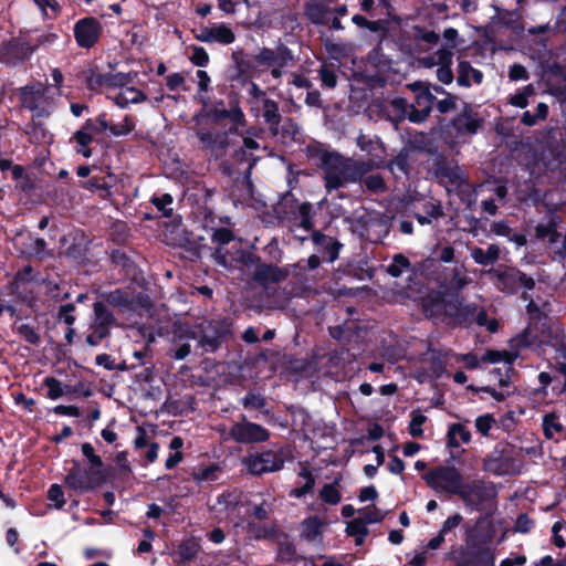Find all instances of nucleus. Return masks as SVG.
Segmentation results:
<instances>
[{
    "mask_svg": "<svg viewBox=\"0 0 566 566\" xmlns=\"http://www.w3.org/2000/svg\"><path fill=\"white\" fill-rule=\"evenodd\" d=\"M420 304L427 318L460 326H469L473 322L475 305H464L461 295L448 287L429 290Z\"/></svg>",
    "mask_w": 566,
    "mask_h": 566,
    "instance_id": "nucleus-1",
    "label": "nucleus"
},
{
    "mask_svg": "<svg viewBox=\"0 0 566 566\" xmlns=\"http://www.w3.org/2000/svg\"><path fill=\"white\" fill-rule=\"evenodd\" d=\"M198 331L187 329L184 336L196 339V349L201 354H212L222 347L228 348L233 340V322L228 317L203 319Z\"/></svg>",
    "mask_w": 566,
    "mask_h": 566,
    "instance_id": "nucleus-2",
    "label": "nucleus"
},
{
    "mask_svg": "<svg viewBox=\"0 0 566 566\" xmlns=\"http://www.w3.org/2000/svg\"><path fill=\"white\" fill-rule=\"evenodd\" d=\"M376 168L374 160H355L340 154L324 171L325 187L328 192L338 190L347 184H355Z\"/></svg>",
    "mask_w": 566,
    "mask_h": 566,
    "instance_id": "nucleus-3",
    "label": "nucleus"
},
{
    "mask_svg": "<svg viewBox=\"0 0 566 566\" xmlns=\"http://www.w3.org/2000/svg\"><path fill=\"white\" fill-rule=\"evenodd\" d=\"M108 128H111V122L107 119V114L103 112L93 118L85 119L80 129L72 134L70 143L74 144L77 155L90 158L93 155L91 144L104 143L108 136L106 135Z\"/></svg>",
    "mask_w": 566,
    "mask_h": 566,
    "instance_id": "nucleus-4",
    "label": "nucleus"
},
{
    "mask_svg": "<svg viewBox=\"0 0 566 566\" xmlns=\"http://www.w3.org/2000/svg\"><path fill=\"white\" fill-rule=\"evenodd\" d=\"M106 479L107 474L103 468H85L78 460H73L72 468L64 478V485L77 494H84L103 485Z\"/></svg>",
    "mask_w": 566,
    "mask_h": 566,
    "instance_id": "nucleus-5",
    "label": "nucleus"
},
{
    "mask_svg": "<svg viewBox=\"0 0 566 566\" xmlns=\"http://www.w3.org/2000/svg\"><path fill=\"white\" fill-rule=\"evenodd\" d=\"M541 161L551 172L566 169V142L558 128H548L543 137Z\"/></svg>",
    "mask_w": 566,
    "mask_h": 566,
    "instance_id": "nucleus-6",
    "label": "nucleus"
},
{
    "mask_svg": "<svg viewBox=\"0 0 566 566\" xmlns=\"http://www.w3.org/2000/svg\"><path fill=\"white\" fill-rule=\"evenodd\" d=\"M426 484L436 493L458 495L464 479L461 471L454 465H438L422 475Z\"/></svg>",
    "mask_w": 566,
    "mask_h": 566,
    "instance_id": "nucleus-7",
    "label": "nucleus"
},
{
    "mask_svg": "<svg viewBox=\"0 0 566 566\" xmlns=\"http://www.w3.org/2000/svg\"><path fill=\"white\" fill-rule=\"evenodd\" d=\"M459 492L457 496L462 500L464 506L478 512L485 511L489 504L495 501L497 494L493 484H488L484 480L463 482Z\"/></svg>",
    "mask_w": 566,
    "mask_h": 566,
    "instance_id": "nucleus-8",
    "label": "nucleus"
},
{
    "mask_svg": "<svg viewBox=\"0 0 566 566\" xmlns=\"http://www.w3.org/2000/svg\"><path fill=\"white\" fill-rule=\"evenodd\" d=\"M488 274L494 280L496 289L507 295H514L521 289L533 290L535 287V280L517 268L490 269Z\"/></svg>",
    "mask_w": 566,
    "mask_h": 566,
    "instance_id": "nucleus-9",
    "label": "nucleus"
},
{
    "mask_svg": "<svg viewBox=\"0 0 566 566\" xmlns=\"http://www.w3.org/2000/svg\"><path fill=\"white\" fill-rule=\"evenodd\" d=\"M48 86L42 82H34L17 88V95L20 106L36 117H48L50 112L46 109Z\"/></svg>",
    "mask_w": 566,
    "mask_h": 566,
    "instance_id": "nucleus-10",
    "label": "nucleus"
},
{
    "mask_svg": "<svg viewBox=\"0 0 566 566\" xmlns=\"http://www.w3.org/2000/svg\"><path fill=\"white\" fill-rule=\"evenodd\" d=\"M34 53L32 41L13 36L0 44V62L10 67L24 64Z\"/></svg>",
    "mask_w": 566,
    "mask_h": 566,
    "instance_id": "nucleus-11",
    "label": "nucleus"
},
{
    "mask_svg": "<svg viewBox=\"0 0 566 566\" xmlns=\"http://www.w3.org/2000/svg\"><path fill=\"white\" fill-rule=\"evenodd\" d=\"M284 462L283 455L273 450L249 453L242 459L247 471L255 476L280 471L284 467Z\"/></svg>",
    "mask_w": 566,
    "mask_h": 566,
    "instance_id": "nucleus-12",
    "label": "nucleus"
},
{
    "mask_svg": "<svg viewBox=\"0 0 566 566\" xmlns=\"http://www.w3.org/2000/svg\"><path fill=\"white\" fill-rule=\"evenodd\" d=\"M408 86L415 93V103L410 104L409 120L413 124L423 123L429 117L437 98L431 93L429 83L417 81Z\"/></svg>",
    "mask_w": 566,
    "mask_h": 566,
    "instance_id": "nucleus-13",
    "label": "nucleus"
},
{
    "mask_svg": "<svg viewBox=\"0 0 566 566\" xmlns=\"http://www.w3.org/2000/svg\"><path fill=\"white\" fill-rule=\"evenodd\" d=\"M430 171L437 181L448 189V186L460 188L465 184L461 169L454 160L439 153L432 158Z\"/></svg>",
    "mask_w": 566,
    "mask_h": 566,
    "instance_id": "nucleus-14",
    "label": "nucleus"
},
{
    "mask_svg": "<svg viewBox=\"0 0 566 566\" xmlns=\"http://www.w3.org/2000/svg\"><path fill=\"white\" fill-rule=\"evenodd\" d=\"M483 468L486 472L497 476L513 473L515 468L513 446L510 443H497L493 451L485 457Z\"/></svg>",
    "mask_w": 566,
    "mask_h": 566,
    "instance_id": "nucleus-15",
    "label": "nucleus"
},
{
    "mask_svg": "<svg viewBox=\"0 0 566 566\" xmlns=\"http://www.w3.org/2000/svg\"><path fill=\"white\" fill-rule=\"evenodd\" d=\"M202 115L217 126H224L228 120L231 126L228 128L230 133H238L239 126L245 125V116L238 103H234L229 109L218 108V106H208L203 101Z\"/></svg>",
    "mask_w": 566,
    "mask_h": 566,
    "instance_id": "nucleus-16",
    "label": "nucleus"
},
{
    "mask_svg": "<svg viewBox=\"0 0 566 566\" xmlns=\"http://www.w3.org/2000/svg\"><path fill=\"white\" fill-rule=\"evenodd\" d=\"M102 22L92 15L78 19L74 27V40L78 48L90 50L94 48L103 35Z\"/></svg>",
    "mask_w": 566,
    "mask_h": 566,
    "instance_id": "nucleus-17",
    "label": "nucleus"
},
{
    "mask_svg": "<svg viewBox=\"0 0 566 566\" xmlns=\"http://www.w3.org/2000/svg\"><path fill=\"white\" fill-rule=\"evenodd\" d=\"M229 438L241 444L260 443L269 440L270 431L259 423L248 421L245 416H242V421L231 426Z\"/></svg>",
    "mask_w": 566,
    "mask_h": 566,
    "instance_id": "nucleus-18",
    "label": "nucleus"
},
{
    "mask_svg": "<svg viewBox=\"0 0 566 566\" xmlns=\"http://www.w3.org/2000/svg\"><path fill=\"white\" fill-rule=\"evenodd\" d=\"M111 262L114 269L118 270L120 281H129L133 284L143 286L144 273L135 260L124 250L115 249L111 253Z\"/></svg>",
    "mask_w": 566,
    "mask_h": 566,
    "instance_id": "nucleus-19",
    "label": "nucleus"
},
{
    "mask_svg": "<svg viewBox=\"0 0 566 566\" xmlns=\"http://www.w3.org/2000/svg\"><path fill=\"white\" fill-rule=\"evenodd\" d=\"M483 118L469 103H463L460 113H458L451 120L449 126L453 128L457 136H471L475 135L482 127Z\"/></svg>",
    "mask_w": 566,
    "mask_h": 566,
    "instance_id": "nucleus-20",
    "label": "nucleus"
},
{
    "mask_svg": "<svg viewBox=\"0 0 566 566\" xmlns=\"http://www.w3.org/2000/svg\"><path fill=\"white\" fill-rule=\"evenodd\" d=\"M296 211L300 217V227L306 231H315L313 222L315 210L313 205L311 202L298 203L297 199L291 192H287L282 198L277 212L295 213Z\"/></svg>",
    "mask_w": 566,
    "mask_h": 566,
    "instance_id": "nucleus-21",
    "label": "nucleus"
},
{
    "mask_svg": "<svg viewBox=\"0 0 566 566\" xmlns=\"http://www.w3.org/2000/svg\"><path fill=\"white\" fill-rule=\"evenodd\" d=\"M253 60L259 66H287L294 61V55L290 48L283 43H279L275 50L262 48L259 53L253 56Z\"/></svg>",
    "mask_w": 566,
    "mask_h": 566,
    "instance_id": "nucleus-22",
    "label": "nucleus"
},
{
    "mask_svg": "<svg viewBox=\"0 0 566 566\" xmlns=\"http://www.w3.org/2000/svg\"><path fill=\"white\" fill-rule=\"evenodd\" d=\"M292 273L290 265L280 268L276 264L265 263L259 264L252 273V280L260 286L277 284L285 281Z\"/></svg>",
    "mask_w": 566,
    "mask_h": 566,
    "instance_id": "nucleus-23",
    "label": "nucleus"
},
{
    "mask_svg": "<svg viewBox=\"0 0 566 566\" xmlns=\"http://www.w3.org/2000/svg\"><path fill=\"white\" fill-rule=\"evenodd\" d=\"M312 241L316 253L322 256L323 261L333 263L338 259L343 244L337 239L316 230L312 232Z\"/></svg>",
    "mask_w": 566,
    "mask_h": 566,
    "instance_id": "nucleus-24",
    "label": "nucleus"
},
{
    "mask_svg": "<svg viewBox=\"0 0 566 566\" xmlns=\"http://www.w3.org/2000/svg\"><path fill=\"white\" fill-rule=\"evenodd\" d=\"M99 301L105 303L106 306H112L119 312H130L136 308L135 297L132 292L125 289H115L112 291H104L99 294Z\"/></svg>",
    "mask_w": 566,
    "mask_h": 566,
    "instance_id": "nucleus-25",
    "label": "nucleus"
},
{
    "mask_svg": "<svg viewBox=\"0 0 566 566\" xmlns=\"http://www.w3.org/2000/svg\"><path fill=\"white\" fill-rule=\"evenodd\" d=\"M455 566H494L495 557L491 549L464 551L458 549L452 558Z\"/></svg>",
    "mask_w": 566,
    "mask_h": 566,
    "instance_id": "nucleus-26",
    "label": "nucleus"
},
{
    "mask_svg": "<svg viewBox=\"0 0 566 566\" xmlns=\"http://www.w3.org/2000/svg\"><path fill=\"white\" fill-rule=\"evenodd\" d=\"M484 518L480 516L475 525L467 528L465 537H464V546H460L459 549L464 551H481V549H491L490 543L492 539L491 534L482 532L480 530V525L483 523Z\"/></svg>",
    "mask_w": 566,
    "mask_h": 566,
    "instance_id": "nucleus-27",
    "label": "nucleus"
},
{
    "mask_svg": "<svg viewBox=\"0 0 566 566\" xmlns=\"http://www.w3.org/2000/svg\"><path fill=\"white\" fill-rule=\"evenodd\" d=\"M75 76L83 80L90 92L96 93L103 87H108L109 73H101L97 65L88 64L86 69L77 70Z\"/></svg>",
    "mask_w": 566,
    "mask_h": 566,
    "instance_id": "nucleus-28",
    "label": "nucleus"
},
{
    "mask_svg": "<svg viewBox=\"0 0 566 566\" xmlns=\"http://www.w3.org/2000/svg\"><path fill=\"white\" fill-rule=\"evenodd\" d=\"M232 134L229 129L224 132L199 130L197 136L206 148L222 151L228 148L229 136Z\"/></svg>",
    "mask_w": 566,
    "mask_h": 566,
    "instance_id": "nucleus-29",
    "label": "nucleus"
},
{
    "mask_svg": "<svg viewBox=\"0 0 566 566\" xmlns=\"http://www.w3.org/2000/svg\"><path fill=\"white\" fill-rule=\"evenodd\" d=\"M92 325L111 333L112 328L117 326V319L105 303L96 301L93 303Z\"/></svg>",
    "mask_w": 566,
    "mask_h": 566,
    "instance_id": "nucleus-30",
    "label": "nucleus"
},
{
    "mask_svg": "<svg viewBox=\"0 0 566 566\" xmlns=\"http://www.w3.org/2000/svg\"><path fill=\"white\" fill-rule=\"evenodd\" d=\"M457 83L461 87H470L472 83L480 85L484 75L482 71L474 69L469 61L461 60L457 67Z\"/></svg>",
    "mask_w": 566,
    "mask_h": 566,
    "instance_id": "nucleus-31",
    "label": "nucleus"
},
{
    "mask_svg": "<svg viewBox=\"0 0 566 566\" xmlns=\"http://www.w3.org/2000/svg\"><path fill=\"white\" fill-rule=\"evenodd\" d=\"M447 447L451 450L459 449L460 442L468 444L471 441V432L461 422L451 423L447 431Z\"/></svg>",
    "mask_w": 566,
    "mask_h": 566,
    "instance_id": "nucleus-32",
    "label": "nucleus"
},
{
    "mask_svg": "<svg viewBox=\"0 0 566 566\" xmlns=\"http://www.w3.org/2000/svg\"><path fill=\"white\" fill-rule=\"evenodd\" d=\"M384 111L388 113L390 120L399 123L405 118L409 119L410 104L405 97H395L386 102Z\"/></svg>",
    "mask_w": 566,
    "mask_h": 566,
    "instance_id": "nucleus-33",
    "label": "nucleus"
},
{
    "mask_svg": "<svg viewBox=\"0 0 566 566\" xmlns=\"http://www.w3.org/2000/svg\"><path fill=\"white\" fill-rule=\"evenodd\" d=\"M332 9L325 4L310 0L304 4V13L306 18L316 25H326L328 23L327 15Z\"/></svg>",
    "mask_w": 566,
    "mask_h": 566,
    "instance_id": "nucleus-34",
    "label": "nucleus"
},
{
    "mask_svg": "<svg viewBox=\"0 0 566 566\" xmlns=\"http://www.w3.org/2000/svg\"><path fill=\"white\" fill-rule=\"evenodd\" d=\"M237 249H240L239 245L234 244L231 248L228 245L224 247H214L213 252L211 253V258L214 263L219 266H222L227 270L237 268Z\"/></svg>",
    "mask_w": 566,
    "mask_h": 566,
    "instance_id": "nucleus-35",
    "label": "nucleus"
},
{
    "mask_svg": "<svg viewBox=\"0 0 566 566\" xmlns=\"http://www.w3.org/2000/svg\"><path fill=\"white\" fill-rule=\"evenodd\" d=\"M368 63L378 72L387 73L392 69V60L384 53L382 43L377 44L367 53Z\"/></svg>",
    "mask_w": 566,
    "mask_h": 566,
    "instance_id": "nucleus-36",
    "label": "nucleus"
},
{
    "mask_svg": "<svg viewBox=\"0 0 566 566\" xmlns=\"http://www.w3.org/2000/svg\"><path fill=\"white\" fill-rule=\"evenodd\" d=\"M145 101H147V95L134 86L125 87L114 97V103L120 108H126L129 104H139Z\"/></svg>",
    "mask_w": 566,
    "mask_h": 566,
    "instance_id": "nucleus-37",
    "label": "nucleus"
},
{
    "mask_svg": "<svg viewBox=\"0 0 566 566\" xmlns=\"http://www.w3.org/2000/svg\"><path fill=\"white\" fill-rule=\"evenodd\" d=\"M200 551V545L195 537L184 539L174 553L178 556V565H186L193 560Z\"/></svg>",
    "mask_w": 566,
    "mask_h": 566,
    "instance_id": "nucleus-38",
    "label": "nucleus"
},
{
    "mask_svg": "<svg viewBox=\"0 0 566 566\" xmlns=\"http://www.w3.org/2000/svg\"><path fill=\"white\" fill-rule=\"evenodd\" d=\"M386 273L391 277H400L405 273H415L410 260L402 253L392 256L391 262L386 266Z\"/></svg>",
    "mask_w": 566,
    "mask_h": 566,
    "instance_id": "nucleus-39",
    "label": "nucleus"
},
{
    "mask_svg": "<svg viewBox=\"0 0 566 566\" xmlns=\"http://www.w3.org/2000/svg\"><path fill=\"white\" fill-rule=\"evenodd\" d=\"M231 57L234 63L238 77L251 76L252 72L255 70L256 64L253 59L250 60L247 57L244 50L240 49L233 51Z\"/></svg>",
    "mask_w": 566,
    "mask_h": 566,
    "instance_id": "nucleus-40",
    "label": "nucleus"
},
{
    "mask_svg": "<svg viewBox=\"0 0 566 566\" xmlns=\"http://www.w3.org/2000/svg\"><path fill=\"white\" fill-rule=\"evenodd\" d=\"M262 107L264 122L276 133L282 120L277 102L271 98H264Z\"/></svg>",
    "mask_w": 566,
    "mask_h": 566,
    "instance_id": "nucleus-41",
    "label": "nucleus"
},
{
    "mask_svg": "<svg viewBox=\"0 0 566 566\" xmlns=\"http://www.w3.org/2000/svg\"><path fill=\"white\" fill-rule=\"evenodd\" d=\"M471 256L475 263L486 266L493 264L500 258V248L496 244H490L486 250L475 247Z\"/></svg>",
    "mask_w": 566,
    "mask_h": 566,
    "instance_id": "nucleus-42",
    "label": "nucleus"
},
{
    "mask_svg": "<svg viewBox=\"0 0 566 566\" xmlns=\"http://www.w3.org/2000/svg\"><path fill=\"white\" fill-rule=\"evenodd\" d=\"M339 154L336 151H329L323 149L319 146H308L307 147V157L313 160H317V165L325 171L328 166L336 160V157Z\"/></svg>",
    "mask_w": 566,
    "mask_h": 566,
    "instance_id": "nucleus-43",
    "label": "nucleus"
},
{
    "mask_svg": "<svg viewBox=\"0 0 566 566\" xmlns=\"http://www.w3.org/2000/svg\"><path fill=\"white\" fill-rule=\"evenodd\" d=\"M345 532L347 536L355 538V544L357 546L364 544L365 538L369 533L367 525L359 517L349 521L346 525Z\"/></svg>",
    "mask_w": 566,
    "mask_h": 566,
    "instance_id": "nucleus-44",
    "label": "nucleus"
},
{
    "mask_svg": "<svg viewBox=\"0 0 566 566\" xmlns=\"http://www.w3.org/2000/svg\"><path fill=\"white\" fill-rule=\"evenodd\" d=\"M517 356L516 352L488 349L481 357V361L490 364L504 361L507 365H513Z\"/></svg>",
    "mask_w": 566,
    "mask_h": 566,
    "instance_id": "nucleus-45",
    "label": "nucleus"
},
{
    "mask_svg": "<svg viewBox=\"0 0 566 566\" xmlns=\"http://www.w3.org/2000/svg\"><path fill=\"white\" fill-rule=\"evenodd\" d=\"M302 525L303 537L306 541L313 542L322 534L324 523L319 520L318 516H310L303 521Z\"/></svg>",
    "mask_w": 566,
    "mask_h": 566,
    "instance_id": "nucleus-46",
    "label": "nucleus"
},
{
    "mask_svg": "<svg viewBox=\"0 0 566 566\" xmlns=\"http://www.w3.org/2000/svg\"><path fill=\"white\" fill-rule=\"evenodd\" d=\"M535 237L538 240L548 238L549 243H555L559 238L555 219L552 218L546 224L538 223L535 227Z\"/></svg>",
    "mask_w": 566,
    "mask_h": 566,
    "instance_id": "nucleus-47",
    "label": "nucleus"
},
{
    "mask_svg": "<svg viewBox=\"0 0 566 566\" xmlns=\"http://www.w3.org/2000/svg\"><path fill=\"white\" fill-rule=\"evenodd\" d=\"M548 116V105L546 103H538L536 106V113L532 114L530 111H525L521 116V123L525 126L532 127L538 120H544Z\"/></svg>",
    "mask_w": 566,
    "mask_h": 566,
    "instance_id": "nucleus-48",
    "label": "nucleus"
},
{
    "mask_svg": "<svg viewBox=\"0 0 566 566\" xmlns=\"http://www.w3.org/2000/svg\"><path fill=\"white\" fill-rule=\"evenodd\" d=\"M453 50L454 49H452L450 46L442 45L440 49H438L433 53V55L430 59H428L427 65H429V66L452 65L453 64Z\"/></svg>",
    "mask_w": 566,
    "mask_h": 566,
    "instance_id": "nucleus-49",
    "label": "nucleus"
},
{
    "mask_svg": "<svg viewBox=\"0 0 566 566\" xmlns=\"http://www.w3.org/2000/svg\"><path fill=\"white\" fill-rule=\"evenodd\" d=\"M338 480L335 479L334 482L324 484L319 491V499L331 505H336L342 500V494L337 489Z\"/></svg>",
    "mask_w": 566,
    "mask_h": 566,
    "instance_id": "nucleus-50",
    "label": "nucleus"
},
{
    "mask_svg": "<svg viewBox=\"0 0 566 566\" xmlns=\"http://www.w3.org/2000/svg\"><path fill=\"white\" fill-rule=\"evenodd\" d=\"M359 182L371 193H382L387 190L385 179L380 174L365 175Z\"/></svg>",
    "mask_w": 566,
    "mask_h": 566,
    "instance_id": "nucleus-51",
    "label": "nucleus"
},
{
    "mask_svg": "<svg viewBox=\"0 0 566 566\" xmlns=\"http://www.w3.org/2000/svg\"><path fill=\"white\" fill-rule=\"evenodd\" d=\"M322 261V256L314 253L310 255L307 260H300L296 264L290 265V268L293 274H301V272L317 270Z\"/></svg>",
    "mask_w": 566,
    "mask_h": 566,
    "instance_id": "nucleus-52",
    "label": "nucleus"
},
{
    "mask_svg": "<svg viewBox=\"0 0 566 566\" xmlns=\"http://www.w3.org/2000/svg\"><path fill=\"white\" fill-rule=\"evenodd\" d=\"M410 417L409 434L412 438H421L423 436L422 426L427 421V417L419 409L412 410Z\"/></svg>",
    "mask_w": 566,
    "mask_h": 566,
    "instance_id": "nucleus-53",
    "label": "nucleus"
},
{
    "mask_svg": "<svg viewBox=\"0 0 566 566\" xmlns=\"http://www.w3.org/2000/svg\"><path fill=\"white\" fill-rule=\"evenodd\" d=\"M13 331L17 332L27 343L38 346L41 343V336L36 329L30 324L13 325Z\"/></svg>",
    "mask_w": 566,
    "mask_h": 566,
    "instance_id": "nucleus-54",
    "label": "nucleus"
},
{
    "mask_svg": "<svg viewBox=\"0 0 566 566\" xmlns=\"http://www.w3.org/2000/svg\"><path fill=\"white\" fill-rule=\"evenodd\" d=\"M135 129V122L129 116L126 115L122 123L119 124H113L111 122V128H108L109 136L114 137H120V136H127Z\"/></svg>",
    "mask_w": 566,
    "mask_h": 566,
    "instance_id": "nucleus-55",
    "label": "nucleus"
},
{
    "mask_svg": "<svg viewBox=\"0 0 566 566\" xmlns=\"http://www.w3.org/2000/svg\"><path fill=\"white\" fill-rule=\"evenodd\" d=\"M447 360L440 350H434L429 359V370L436 378H441L446 371Z\"/></svg>",
    "mask_w": 566,
    "mask_h": 566,
    "instance_id": "nucleus-56",
    "label": "nucleus"
},
{
    "mask_svg": "<svg viewBox=\"0 0 566 566\" xmlns=\"http://www.w3.org/2000/svg\"><path fill=\"white\" fill-rule=\"evenodd\" d=\"M75 310L76 307L74 303L62 304L60 305L56 312L55 319L59 323H64L67 326H73L74 323L76 322V316L74 315Z\"/></svg>",
    "mask_w": 566,
    "mask_h": 566,
    "instance_id": "nucleus-57",
    "label": "nucleus"
},
{
    "mask_svg": "<svg viewBox=\"0 0 566 566\" xmlns=\"http://www.w3.org/2000/svg\"><path fill=\"white\" fill-rule=\"evenodd\" d=\"M174 199L170 193H164L161 196H153L150 202L157 208L158 211L161 212V216L165 218H170L172 216V208H169L172 203Z\"/></svg>",
    "mask_w": 566,
    "mask_h": 566,
    "instance_id": "nucleus-58",
    "label": "nucleus"
},
{
    "mask_svg": "<svg viewBox=\"0 0 566 566\" xmlns=\"http://www.w3.org/2000/svg\"><path fill=\"white\" fill-rule=\"evenodd\" d=\"M387 512H381L375 505L366 506L360 511L358 516L366 525L380 523L386 517Z\"/></svg>",
    "mask_w": 566,
    "mask_h": 566,
    "instance_id": "nucleus-59",
    "label": "nucleus"
},
{
    "mask_svg": "<svg viewBox=\"0 0 566 566\" xmlns=\"http://www.w3.org/2000/svg\"><path fill=\"white\" fill-rule=\"evenodd\" d=\"M33 272V269L31 265H27L23 269L19 270L14 279L11 283L12 293L17 295L19 298L24 301L25 298L22 296V293L19 292V283L30 282L31 281V274Z\"/></svg>",
    "mask_w": 566,
    "mask_h": 566,
    "instance_id": "nucleus-60",
    "label": "nucleus"
},
{
    "mask_svg": "<svg viewBox=\"0 0 566 566\" xmlns=\"http://www.w3.org/2000/svg\"><path fill=\"white\" fill-rule=\"evenodd\" d=\"M232 241H234V233L229 228H218L211 235V242L216 247L229 245Z\"/></svg>",
    "mask_w": 566,
    "mask_h": 566,
    "instance_id": "nucleus-61",
    "label": "nucleus"
},
{
    "mask_svg": "<svg viewBox=\"0 0 566 566\" xmlns=\"http://www.w3.org/2000/svg\"><path fill=\"white\" fill-rule=\"evenodd\" d=\"M64 255L74 261H82L86 258V248L81 241H76V239L73 238L72 242L65 247Z\"/></svg>",
    "mask_w": 566,
    "mask_h": 566,
    "instance_id": "nucleus-62",
    "label": "nucleus"
},
{
    "mask_svg": "<svg viewBox=\"0 0 566 566\" xmlns=\"http://www.w3.org/2000/svg\"><path fill=\"white\" fill-rule=\"evenodd\" d=\"M237 266L240 264L242 266H245V268H251V266H259V264H262V261H261V258L256 254H254L253 252H250V251H247V250H242L241 248L240 249H237Z\"/></svg>",
    "mask_w": 566,
    "mask_h": 566,
    "instance_id": "nucleus-63",
    "label": "nucleus"
},
{
    "mask_svg": "<svg viewBox=\"0 0 566 566\" xmlns=\"http://www.w3.org/2000/svg\"><path fill=\"white\" fill-rule=\"evenodd\" d=\"M189 49L191 50L189 60L193 65L199 67H205L208 65L210 59L207 50L203 46L191 45Z\"/></svg>",
    "mask_w": 566,
    "mask_h": 566,
    "instance_id": "nucleus-64",
    "label": "nucleus"
}]
</instances>
